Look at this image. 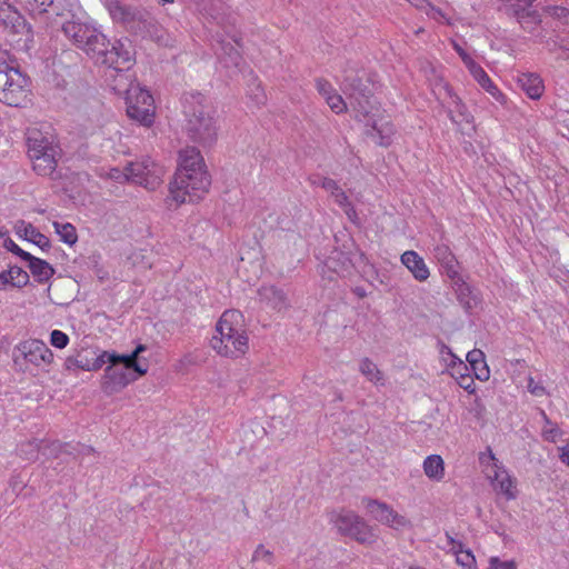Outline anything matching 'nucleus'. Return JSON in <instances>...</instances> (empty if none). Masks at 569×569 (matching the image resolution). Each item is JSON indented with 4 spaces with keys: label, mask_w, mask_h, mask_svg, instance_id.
<instances>
[{
    "label": "nucleus",
    "mask_w": 569,
    "mask_h": 569,
    "mask_svg": "<svg viewBox=\"0 0 569 569\" xmlns=\"http://www.w3.org/2000/svg\"><path fill=\"white\" fill-rule=\"evenodd\" d=\"M62 31L96 63L120 71L128 69L133 61L128 40L110 41L96 27L79 21H67Z\"/></svg>",
    "instance_id": "1"
},
{
    "label": "nucleus",
    "mask_w": 569,
    "mask_h": 569,
    "mask_svg": "<svg viewBox=\"0 0 569 569\" xmlns=\"http://www.w3.org/2000/svg\"><path fill=\"white\" fill-rule=\"evenodd\" d=\"M216 332L210 343L219 355L238 358L248 350V336L239 311H224L216 326Z\"/></svg>",
    "instance_id": "2"
},
{
    "label": "nucleus",
    "mask_w": 569,
    "mask_h": 569,
    "mask_svg": "<svg viewBox=\"0 0 569 569\" xmlns=\"http://www.w3.org/2000/svg\"><path fill=\"white\" fill-rule=\"evenodd\" d=\"M187 118L186 130L189 138L203 146H211L218 136V127L214 111L211 106L204 103L201 94L191 96L184 106Z\"/></svg>",
    "instance_id": "3"
},
{
    "label": "nucleus",
    "mask_w": 569,
    "mask_h": 569,
    "mask_svg": "<svg viewBox=\"0 0 569 569\" xmlns=\"http://www.w3.org/2000/svg\"><path fill=\"white\" fill-rule=\"evenodd\" d=\"M28 154L33 170L40 176H51L61 157V149L51 132L33 128L28 131Z\"/></svg>",
    "instance_id": "4"
},
{
    "label": "nucleus",
    "mask_w": 569,
    "mask_h": 569,
    "mask_svg": "<svg viewBox=\"0 0 569 569\" xmlns=\"http://www.w3.org/2000/svg\"><path fill=\"white\" fill-rule=\"evenodd\" d=\"M28 154L33 170L40 176H51L61 157V149L51 132L33 128L28 131Z\"/></svg>",
    "instance_id": "5"
},
{
    "label": "nucleus",
    "mask_w": 569,
    "mask_h": 569,
    "mask_svg": "<svg viewBox=\"0 0 569 569\" xmlns=\"http://www.w3.org/2000/svg\"><path fill=\"white\" fill-rule=\"evenodd\" d=\"M146 349L144 345H139L128 356H116L108 352L101 355L102 363L106 362L104 358L110 362L106 369V377L113 382L114 387H126L148 371V363L139 358V355Z\"/></svg>",
    "instance_id": "6"
},
{
    "label": "nucleus",
    "mask_w": 569,
    "mask_h": 569,
    "mask_svg": "<svg viewBox=\"0 0 569 569\" xmlns=\"http://www.w3.org/2000/svg\"><path fill=\"white\" fill-rule=\"evenodd\" d=\"M30 94L28 77L0 57V101L10 107L22 108L30 102Z\"/></svg>",
    "instance_id": "7"
},
{
    "label": "nucleus",
    "mask_w": 569,
    "mask_h": 569,
    "mask_svg": "<svg viewBox=\"0 0 569 569\" xmlns=\"http://www.w3.org/2000/svg\"><path fill=\"white\" fill-rule=\"evenodd\" d=\"M211 178L208 171L174 173L169 186V198L177 206L184 202H197L208 193Z\"/></svg>",
    "instance_id": "8"
},
{
    "label": "nucleus",
    "mask_w": 569,
    "mask_h": 569,
    "mask_svg": "<svg viewBox=\"0 0 569 569\" xmlns=\"http://www.w3.org/2000/svg\"><path fill=\"white\" fill-rule=\"evenodd\" d=\"M127 114L139 123L149 127L154 119L152 96L138 84L130 86L126 91Z\"/></svg>",
    "instance_id": "9"
},
{
    "label": "nucleus",
    "mask_w": 569,
    "mask_h": 569,
    "mask_svg": "<svg viewBox=\"0 0 569 569\" xmlns=\"http://www.w3.org/2000/svg\"><path fill=\"white\" fill-rule=\"evenodd\" d=\"M481 463L486 466L488 477L496 491L503 495L508 500L517 497L516 481L505 469L502 463L496 458L491 449L480 457Z\"/></svg>",
    "instance_id": "10"
},
{
    "label": "nucleus",
    "mask_w": 569,
    "mask_h": 569,
    "mask_svg": "<svg viewBox=\"0 0 569 569\" xmlns=\"http://www.w3.org/2000/svg\"><path fill=\"white\" fill-rule=\"evenodd\" d=\"M130 181L146 189L154 190L162 183V178L166 169L160 163H157L151 158L146 157L141 160L130 162L128 164Z\"/></svg>",
    "instance_id": "11"
},
{
    "label": "nucleus",
    "mask_w": 569,
    "mask_h": 569,
    "mask_svg": "<svg viewBox=\"0 0 569 569\" xmlns=\"http://www.w3.org/2000/svg\"><path fill=\"white\" fill-rule=\"evenodd\" d=\"M106 7L114 22L123 24L129 31L139 34L150 12L142 8L130 7L119 0H106Z\"/></svg>",
    "instance_id": "12"
},
{
    "label": "nucleus",
    "mask_w": 569,
    "mask_h": 569,
    "mask_svg": "<svg viewBox=\"0 0 569 569\" xmlns=\"http://www.w3.org/2000/svg\"><path fill=\"white\" fill-rule=\"evenodd\" d=\"M363 507L370 517L396 531L412 528L411 521L403 515L396 511L391 506L376 499H363Z\"/></svg>",
    "instance_id": "13"
},
{
    "label": "nucleus",
    "mask_w": 569,
    "mask_h": 569,
    "mask_svg": "<svg viewBox=\"0 0 569 569\" xmlns=\"http://www.w3.org/2000/svg\"><path fill=\"white\" fill-rule=\"evenodd\" d=\"M20 355L30 363L37 367H48L53 360V353L41 340L29 339L17 346Z\"/></svg>",
    "instance_id": "14"
},
{
    "label": "nucleus",
    "mask_w": 569,
    "mask_h": 569,
    "mask_svg": "<svg viewBox=\"0 0 569 569\" xmlns=\"http://www.w3.org/2000/svg\"><path fill=\"white\" fill-rule=\"evenodd\" d=\"M349 104L355 112L356 119L363 122L365 126H369L372 119L379 118L380 109L375 104L368 92L350 99Z\"/></svg>",
    "instance_id": "15"
},
{
    "label": "nucleus",
    "mask_w": 569,
    "mask_h": 569,
    "mask_svg": "<svg viewBox=\"0 0 569 569\" xmlns=\"http://www.w3.org/2000/svg\"><path fill=\"white\" fill-rule=\"evenodd\" d=\"M207 171L203 157L194 147H187L179 152V164L176 173Z\"/></svg>",
    "instance_id": "16"
},
{
    "label": "nucleus",
    "mask_w": 569,
    "mask_h": 569,
    "mask_svg": "<svg viewBox=\"0 0 569 569\" xmlns=\"http://www.w3.org/2000/svg\"><path fill=\"white\" fill-rule=\"evenodd\" d=\"M401 262L411 272L417 281L423 282L429 278V268L427 267L423 258L420 257L416 251H405L401 254Z\"/></svg>",
    "instance_id": "17"
},
{
    "label": "nucleus",
    "mask_w": 569,
    "mask_h": 569,
    "mask_svg": "<svg viewBox=\"0 0 569 569\" xmlns=\"http://www.w3.org/2000/svg\"><path fill=\"white\" fill-rule=\"evenodd\" d=\"M320 186L333 197L336 203L343 209L346 214L351 218L356 214L355 208L351 204L346 192L338 186L331 178H323Z\"/></svg>",
    "instance_id": "18"
},
{
    "label": "nucleus",
    "mask_w": 569,
    "mask_h": 569,
    "mask_svg": "<svg viewBox=\"0 0 569 569\" xmlns=\"http://www.w3.org/2000/svg\"><path fill=\"white\" fill-rule=\"evenodd\" d=\"M433 257L443 268L446 274L455 280L458 277L457 259L447 244H438L433 249Z\"/></svg>",
    "instance_id": "19"
},
{
    "label": "nucleus",
    "mask_w": 569,
    "mask_h": 569,
    "mask_svg": "<svg viewBox=\"0 0 569 569\" xmlns=\"http://www.w3.org/2000/svg\"><path fill=\"white\" fill-rule=\"evenodd\" d=\"M340 86L349 100L368 92L367 87L362 81V77L359 76L358 71L353 70L345 71Z\"/></svg>",
    "instance_id": "20"
},
{
    "label": "nucleus",
    "mask_w": 569,
    "mask_h": 569,
    "mask_svg": "<svg viewBox=\"0 0 569 569\" xmlns=\"http://www.w3.org/2000/svg\"><path fill=\"white\" fill-rule=\"evenodd\" d=\"M367 136L371 137L376 143L382 147H388L391 143L395 133L393 127L388 122H382L381 118L372 119L368 126Z\"/></svg>",
    "instance_id": "21"
},
{
    "label": "nucleus",
    "mask_w": 569,
    "mask_h": 569,
    "mask_svg": "<svg viewBox=\"0 0 569 569\" xmlns=\"http://www.w3.org/2000/svg\"><path fill=\"white\" fill-rule=\"evenodd\" d=\"M469 72L472 74L473 79L479 83V86L485 89L496 101L502 104L506 102V96L491 81L488 73L482 69L480 64L477 63L476 66H471Z\"/></svg>",
    "instance_id": "22"
},
{
    "label": "nucleus",
    "mask_w": 569,
    "mask_h": 569,
    "mask_svg": "<svg viewBox=\"0 0 569 569\" xmlns=\"http://www.w3.org/2000/svg\"><path fill=\"white\" fill-rule=\"evenodd\" d=\"M361 519L359 515L350 510L333 511L330 513L329 521L341 535L348 536L352 527Z\"/></svg>",
    "instance_id": "23"
},
{
    "label": "nucleus",
    "mask_w": 569,
    "mask_h": 569,
    "mask_svg": "<svg viewBox=\"0 0 569 569\" xmlns=\"http://www.w3.org/2000/svg\"><path fill=\"white\" fill-rule=\"evenodd\" d=\"M425 476L433 482H441L446 476L445 460L440 455H429L422 461Z\"/></svg>",
    "instance_id": "24"
},
{
    "label": "nucleus",
    "mask_w": 569,
    "mask_h": 569,
    "mask_svg": "<svg viewBox=\"0 0 569 569\" xmlns=\"http://www.w3.org/2000/svg\"><path fill=\"white\" fill-rule=\"evenodd\" d=\"M260 301L274 310H282L288 307L287 297L282 290L274 286H264L258 291Z\"/></svg>",
    "instance_id": "25"
},
{
    "label": "nucleus",
    "mask_w": 569,
    "mask_h": 569,
    "mask_svg": "<svg viewBox=\"0 0 569 569\" xmlns=\"http://www.w3.org/2000/svg\"><path fill=\"white\" fill-rule=\"evenodd\" d=\"M348 537L355 539L361 545L371 546L378 541L377 529L369 525L363 518H361L357 525L352 527V530Z\"/></svg>",
    "instance_id": "26"
},
{
    "label": "nucleus",
    "mask_w": 569,
    "mask_h": 569,
    "mask_svg": "<svg viewBox=\"0 0 569 569\" xmlns=\"http://www.w3.org/2000/svg\"><path fill=\"white\" fill-rule=\"evenodd\" d=\"M101 366V356L89 358L86 352H78L76 356H70L64 360V367L70 371H76L77 369L92 371L99 369Z\"/></svg>",
    "instance_id": "27"
},
{
    "label": "nucleus",
    "mask_w": 569,
    "mask_h": 569,
    "mask_svg": "<svg viewBox=\"0 0 569 569\" xmlns=\"http://www.w3.org/2000/svg\"><path fill=\"white\" fill-rule=\"evenodd\" d=\"M14 229L19 236L24 237L27 240L33 242L42 250H48L50 248L49 238L39 232L31 223L19 220L17 221Z\"/></svg>",
    "instance_id": "28"
},
{
    "label": "nucleus",
    "mask_w": 569,
    "mask_h": 569,
    "mask_svg": "<svg viewBox=\"0 0 569 569\" xmlns=\"http://www.w3.org/2000/svg\"><path fill=\"white\" fill-rule=\"evenodd\" d=\"M518 83L526 94L533 100L539 99L545 91L542 79L536 73L520 74Z\"/></svg>",
    "instance_id": "29"
},
{
    "label": "nucleus",
    "mask_w": 569,
    "mask_h": 569,
    "mask_svg": "<svg viewBox=\"0 0 569 569\" xmlns=\"http://www.w3.org/2000/svg\"><path fill=\"white\" fill-rule=\"evenodd\" d=\"M468 370L467 365L459 360L458 362H453L450 376L459 388H462L465 391H476L475 388H472L475 385L473 376L467 372Z\"/></svg>",
    "instance_id": "30"
},
{
    "label": "nucleus",
    "mask_w": 569,
    "mask_h": 569,
    "mask_svg": "<svg viewBox=\"0 0 569 569\" xmlns=\"http://www.w3.org/2000/svg\"><path fill=\"white\" fill-rule=\"evenodd\" d=\"M30 272L39 282L48 281L54 273V269L44 260L31 254V259L26 260Z\"/></svg>",
    "instance_id": "31"
},
{
    "label": "nucleus",
    "mask_w": 569,
    "mask_h": 569,
    "mask_svg": "<svg viewBox=\"0 0 569 569\" xmlns=\"http://www.w3.org/2000/svg\"><path fill=\"white\" fill-rule=\"evenodd\" d=\"M446 102L455 107V109H450L448 112V116L452 122L459 123L462 121H470V114L467 110V107L455 92L447 97Z\"/></svg>",
    "instance_id": "32"
},
{
    "label": "nucleus",
    "mask_w": 569,
    "mask_h": 569,
    "mask_svg": "<svg viewBox=\"0 0 569 569\" xmlns=\"http://www.w3.org/2000/svg\"><path fill=\"white\" fill-rule=\"evenodd\" d=\"M512 8V14L517 17L519 23H523L526 18H531L533 22L538 21V13L535 10H530L535 0H506Z\"/></svg>",
    "instance_id": "33"
},
{
    "label": "nucleus",
    "mask_w": 569,
    "mask_h": 569,
    "mask_svg": "<svg viewBox=\"0 0 569 569\" xmlns=\"http://www.w3.org/2000/svg\"><path fill=\"white\" fill-rule=\"evenodd\" d=\"M42 443V440L36 438L21 441L17 446V455L23 460L34 461L39 457Z\"/></svg>",
    "instance_id": "34"
},
{
    "label": "nucleus",
    "mask_w": 569,
    "mask_h": 569,
    "mask_svg": "<svg viewBox=\"0 0 569 569\" xmlns=\"http://www.w3.org/2000/svg\"><path fill=\"white\" fill-rule=\"evenodd\" d=\"M140 36L148 37L151 40L156 41L159 44H167L166 41V31L159 24V22L152 17L150 13L149 19H147L143 29L139 32Z\"/></svg>",
    "instance_id": "35"
},
{
    "label": "nucleus",
    "mask_w": 569,
    "mask_h": 569,
    "mask_svg": "<svg viewBox=\"0 0 569 569\" xmlns=\"http://www.w3.org/2000/svg\"><path fill=\"white\" fill-rule=\"evenodd\" d=\"M428 82L436 99L441 103H446L447 97L450 96L453 91L450 84L445 81L441 71L435 74V78L429 77Z\"/></svg>",
    "instance_id": "36"
},
{
    "label": "nucleus",
    "mask_w": 569,
    "mask_h": 569,
    "mask_svg": "<svg viewBox=\"0 0 569 569\" xmlns=\"http://www.w3.org/2000/svg\"><path fill=\"white\" fill-rule=\"evenodd\" d=\"M219 58L227 68L239 67L242 61L239 49L231 43L226 42L220 43Z\"/></svg>",
    "instance_id": "37"
},
{
    "label": "nucleus",
    "mask_w": 569,
    "mask_h": 569,
    "mask_svg": "<svg viewBox=\"0 0 569 569\" xmlns=\"http://www.w3.org/2000/svg\"><path fill=\"white\" fill-rule=\"evenodd\" d=\"M361 373L377 387L383 386V373L378 369L377 365L369 358H363L360 361Z\"/></svg>",
    "instance_id": "38"
},
{
    "label": "nucleus",
    "mask_w": 569,
    "mask_h": 569,
    "mask_svg": "<svg viewBox=\"0 0 569 569\" xmlns=\"http://www.w3.org/2000/svg\"><path fill=\"white\" fill-rule=\"evenodd\" d=\"M252 563H264L267 566L274 565V553L271 549L267 548L263 543L256 547L251 556Z\"/></svg>",
    "instance_id": "39"
},
{
    "label": "nucleus",
    "mask_w": 569,
    "mask_h": 569,
    "mask_svg": "<svg viewBox=\"0 0 569 569\" xmlns=\"http://www.w3.org/2000/svg\"><path fill=\"white\" fill-rule=\"evenodd\" d=\"M53 227L56 232L60 236V239L68 243L73 244L78 240L76 228L71 223H60L54 221Z\"/></svg>",
    "instance_id": "40"
},
{
    "label": "nucleus",
    "mask_w": 569,
    "mask_h": 569,
    "mask_svg": "<svg viewBox=\"0 0 569 569\" xmlns=\"http://www.w3.org/2000/svg\"><path fill=\"white\" fill-rule=\"evenodd\" d=\"M9 283L14 287L21 288L24 287L29 282V274L20 267H11L7 271Z\"/></svg>",
    "instance_id": "41"
},
{
    "label": "nucleus",
    "mask_w": 569,
    "mask_h": 569,
    "mask_svg": "<svg viewBox=\"0 0 569 569\" xmlns=\"http://www.w3.org/2000/svg\"><path fill=\"white\" fill-rule=\"evenodd\" d=\"M456 286H457L456 292H457V298H458L459 302L462 305V307L466 310L472 309L475 303H473V299L470 297L471 290H470L469 286L465 282H461V283L456 282Z\"/></svg>",
    "instance_id": "42"
},
{
    "label": "nucleus",
    "mask_w": 569,
    "mask_h": 569,
    "mask_svg": "<svg viewBox=\"0 0 569 569\" xmlns=\"http://www.w3.org/2000/svg\"><path fill=\"white\" fill-rule=\"evenodd\" d=\"M19 13L7 2V0H0V21L3 24L19 20Z\"/></svg>",
    "instance_id": "43"
},
{
    "label": "nucleus",
    "mask_w": 569,
    "mask_h": 569,
    "mask_svg": "<svg viewBox=\"0 0 569 569\" xmlns=\"http://www.w3.org/2000/svg\"><path fill=\"white\" fill-rule=\"evenodd\" d=\"M456 561L459 566L463 567L465 569L476 568V558L470 549H465L463 551L458 552Z\"/></svg>",
    "instance_id": "44"
},
{
    "label": "nucleus",
    "mask_w": 569,
    "mask_h": 569,
    "mask_svg": "<svg viewBox=\"0 0 569 569\" xmlns=\"http://www.w3.org/2000/svg\"><path fill=\"white\" fill-rule=\"evenodd\" d=\"M326 102L328 103L330 109L337 114L342 113L347 110V102L337 92L331 97H327Z\"/></svg>",
    "instance_id": "45"
},
{
    "label": "nucleus",
    "mask_w": 569,
    "mask_h": 569,
    "mask_svg": "<svg viewBox=\"0 0 569 569\" xmlns=\"http://www.w3.org/2000/svg\"><path fill=\"white\" fill-rule=\"evenodd\" d=\"M421 3H426V6L428 7V10H427V16L438 22H446V23H450L449 22V19L447 18V16L442 12L441 9L439 8H436L433 7L428 0H420Z\"/></svg>",
    "instance_id": "46"
},
{
    "label": "nucleus",
    "mask_w": 569,
    "mask_h": 569,
    "mask_svg": "<svg viewBox=\"0 0 569 569\" xmlns=\"http://www.w3.org/2000/svg\"><path fill=\"white\" fill-rule=\"evenodd\" d=\"M316 88L318 92L325 98V100H327V97H331L337 92L332 84L323 78L316 80Z\"/></svg>",
    "instance_id": "47"
},
{
    "label": "nucleus",
    "mask_w": 569,
    "mask_h": 569,
    "mask_svg": "<svg viewBox=\"0 0 569 569\" xmlns=\"http://www.w3.org/2000/svg\"><path fill=\"white\" fill-rule=\"evenodd\" d=\"M50 342L53 347L63 349L69 343V337L60 330H53L50 335Z\"/></svg>",
    "instance_id": "48"
},
{
    "label": "nucleus",
    "mask_w": 569,
    "mask_h": 569,
    "mask_svg": "<svg viewBox=\"0 0 569 569\" xmlns=\"http://www.w3.org/2000/svg\"><path fill=\"white\" fill-rule=\"evenodd\" d=\"M470 367L473 372V378H477L480 381L489 379L490 371L486 362H481V365H470Z\"/></svg>",
    "instance_id": "49"
},
{
    "label": "nucleus",
    "mask_w": 569,
    "mask_h": 569,
    "mask_svg": "<svg viewBox=\"0 0 569 569\" xmlns=\"http://www.w3.org/2000/svg\"><path fill=\"white\" fill-rule=\"evenodd\" d=\"M488 569H517V563L513 560L501 561L498 557H490Z\"/></svg>",
    "instance_id": "50"
},
{
    "label": "nucleus",
    "mask_w": 569,
    "mask_h": 569,
    "mask_svg": "<svg viewBox=\"0 0 569 569\" xmlns=\"http://www.w3.org/2000/svg\"><path fill=\"white\" fill-rule=\"evenodd\" d=\"M4 247L11 251L12 253L17 254L18 257H20L21 259H23L24 261L27 259H31V254L24 250H22L18 244L14 243V241L10 238L6 239L4 241Z\"/></svg>",
    "instance_id": "51"
},
{
    "label": "nucleus",
    "mask_w": 569,
    "mask_h": 569,
    "mask_svg": "<svg viewBox=\"0 0 569 569\" xmlns=\"http://www.w3.org/2000/svg\"><path fill=\"white\" fill-rule=\"evenodd\" d=\"M542 436L546 440L556 442L560 436V430L556 426L547 421V426L542 430Z\"/></svg>",
    "instance_id": "52"
},
{
    "label": "nucleus",
    "mask_w": 569,
    "mask_h": 569,
    "mask_svg": "<svg viewBox=\"0 0 569 569\" xmlns=\"http://www.w3.org/2000/svg\"><path fill=\"white\" fill-rule=\"evenodd\" d=\"M452 44L453 49L459 54L468 70L471 69V66L477 64V62L457 42H452Z\"/></svg>",
    "instance_id": "53"
},
{
    "label": "nucleus",
    "mask_w": 569,
    "mask_h": 569,
    "mask_svg": "<svg viewBox=\"0 0 569 569\" xmlns=\"http://www.w3.org/2000/svg\"><path fill=\"white\" fill-rule=\"evenodd\" d=\"M469 365H481L485 361V353L479 349H473L467 353Z\"/></svg>",
    "instance_id": "54"
},
{
    "label": "nucleus",
    "mask_w": 569,
    "mask_h": 569,
    "mask_svg": "<svg viewBox=\"0 0 569 569\" xmlns=\"http://www.w3.org/2000/svg\"><path fill=\"white\" fill-rule=\"evenodd\" d=\"M447 537V547L450 552H452L456 557L458 552L463 551L466 548L462 542L455 540L450 535H446Z\"/></svg>",
    "instance_id": "55"
},
{
    "label": "nucleus",
    "mask_w": 569,
    "mask_h": 569,
    "mask_svg": "<svg viewBox=\"0 0 569 569\" xmlns=\"http://www.w3.org/2000/svg\"><path fill=\"white\" fill-rule=\"evenodd\" d=\"M128 174H129L128 167L126 168L124 171L120 170L118 168H112L109 171V177L117 181H130V178L128 177Z\"/></svg>",
    "instance_id": "56"
},
{
    "label": "nucleus",
    "mask_w": 569,
    "mask_h": 569,
    "mask_svg": "<svg viewBox=\"0 0 569 569\" xmlns=\"http://www.w3.org/2000/svg\"><path fill=\"white\" fill-rule=\"evenodd\" d=\"M421 71L423 72L427 80H429V74H437L439 72L437 67L430 61H425L421 63Z\"/></svg>",
    "instance_id": "57"
},
{
    "label": "nucleus",
    "mask_w": 569,
    "mask_h": 569,
    "mask_svg": "<svg viewBox=\"0 0 569 569\" xmlns=\"http://www.w3.org/2000/svg\"><path fill=\"white\" fill-rule=\"evenodd\" d=\"M251 98L257 104H263L266 101V96L263 93V90L260 88V84H256L254 91L251 93Z\"/></svg>",
    "instance_id": "58"
},
{
    "label": "nucleus",
    "mask_w": 569,
    "mask_h": 569,
    "mask_svg": "<svg viewBox=\"0 0 569 569\" xmlns=\"http://www.w3.org/2000/svg\"><path fill=\"white\" fill-rule=\"evenodd\" d=\"M540 20L538 19L537 22H533V20L531 18H526L523 20V23H520L521 27L525 29V30H529L531 31L533 29V27L539 22Z\"/></svg>",
    "instance_id": "59"
},
{
    "label": "nucleus",
    "mask_w": 569,
    "mask_h": 569,
    "mask_svg": "<svg viewBox=\"0 0 569 569\" xmlns=\"http://www.w3.org/2000/svg\"><path fill=\"white\" fill-rule=\"evenodd\" d=\"M560 450H561L560 460L563 463L569 466V448L568 447H562Z\"/></svg>",
    "instance_id": "60"
},
{
    "label": "nucleus",
    "mask_w": 569,
    "mask_h": 569,
    "mask_svg": "<svg viewBox=\"0 0 569 569\" xmlns=\"http://www.w3.org/2000/svg\"><path fill=\"white\" fill-rule=\"evenodd\" d=\"M8 283H9V278H8L7 271L0 272V289H2Z\"/></svg>",
    "instance_id": "61"
},
{
    "label": "nucleus",
    "mask_w": 569,
    "mask_h": 569,
    "mask_svg": "<svg viewBox=\"0 0 569 569\" xmlns=\"http://www.w3.org/2000/svg\"><path fill=\"white\" fill-rule=\"evenodd\" d=\"M528 388H529V391H531V392H535L538 389V387L536 385L533 386V379L530 377H528Z\"/></svg>",
    "instance_id": "62"
},
{
    "label": "nucleus",
    "mask_w": 569,
    "mask_h": 569,
    "mask_svg": "<svg viewBox=\"0 0 569 569\" xmlns=\"http://www.w3.org/2000/svg\"><path fill=\"white\" fill-rule=\"evenodd\" d=\"M94 452H96L94 449L90 446H84L82 448V453H84V455H90V453H94Z\"/></svg>",
    "instance_id": "63"
},
{
    "label": "nucleus",
    "mask_w": 569,
    "mask_h": 569,
    "mask_svg": "<svg viewBox=\"0 0 569 569\" xmlns=\"http://www.w3.org/2000/svg\"><path fill=\"white\" fill-rule=\"evenodd\" d=\"M355 293H356L358 297H360V298L366 297V291H365V289L359 288V287L355 289Z\"/></svg>",
    "instance_id": "64"
}]
</instances>
